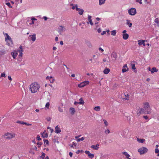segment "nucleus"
<instances>
[{
  "mask_svg": "<svg viewBox=\"0 0 159 159\" xmlns=\"http://www.w3.org/2000/svg\"><path fill=\"white\" fill-rule=\"evenodd\" d=\"M111 57L115 58V60H116L117 57L116 53L114 52H113L111 55Z\"/></svg>",
  "mask_w": 159,
  "mask_h": 159,
  "instance_id": "23",
  "label": "nucleus"
},
{
  "mask_svg": "<svg viewBox=\"0 0 159 159\" xmlns=\"http://www.w3.org/2000/svg\"><path fill=\"white\" fill-rule=\"evenodd\" d=\"M129 37V34H123V38L124 39L126 40Z\"/></svg>",
  "mask_w": 159,
  "mask_h": 159,
  "instance_id": "26",
  "label": "nucleus"
},
{
  "mask_svg": "<svg viewBox=\"0 0 159 159\" xmlns=\"http://www.w3.org/2000/svg\"><path fill=\"white\" fill-rule=\"evenodd\" d=\"M98 50H101L102 52H103L104 51V50L102 49L100 47L98 48Z\"/></svg>",
  "mask_w": 159,
  "mask_h": 159,
  "instance_id": "60",
  "label": "nucleus"
},
{
  "mask_svg": "<svg viewBox=\"0 0 159 159\" xmlns=\"http://www.w3.org/2000/svg\"><path fill=\"white\" fill-rule=\"evenodd\" d=\"M142 0H136L137 2H139L140 4H142V2H141Z\"/></svg>",
  "mask_w": 159,
  "mask_h": 159,
  "instance_id": "55",
  "label": "nucleus"
},
{
  "mask_svg": "<svg viewBox=\"0 0 159 159\" xmlns=\"http://www.w3.org/2000/svg\"><path fill=\"white\" fill-rule=\"evenodd\" d=\"M41 135L43 138H46L48 136V131L45 130L43 133H42Z\"/></svg>",
  "mask_w": 159,
  "mask_h": 159,
  "instance_id": "10",
  "label": "nucleus"
},
{
  "mask_svg": "<svg viewBox=\"0 0 159 159\" xmlns=\"http://www.w3.org/2000/svg\"><path fill=\"white\" fill-rule=\"evenodd\" d=\"M116 30H113L111 32V34L113 36H115L116 34Z\"/></svg>",
  "mask_w": 159,
  "mask_h": 159,
  "instance_id": "33",
  "label": "nucleus"
},
{
  "mask_svg": "<svg viewBox=\"0 0 159 159\" xmlns=\"http://www.w3.org/2000/svg\"><path fill=\"white\" fill-rule=\"evenodd\" d=\"M85 154H87L88 155H88L90 153V152L89 151H85Z\"/></svg>",
  "mask_w": 159,
  "mask_h": 159,
  "instance_id": "54",
  "label": "nucleus"
},
{
  "mask_svg": "<svg viewBox=\"0 0 159 159\" xmlns=\"http://www.w3.org/2000/svg\"><path fill=\"white\" fill-rule=\"evenodd\" d=\"M3 34L5 36V40L7 42V44L11 47H12L13 43L11 38L10 37L7 33H4Z\"/></svg>",
  "mask_w": 159,
  "mask_h": 159,
  "instance_id": "2",
  "label": "nucleus"
},
{
  "mask_svg": "<svg viewBox=\"0 0 159 159\" xmlns=\"http://www.w3.org/2000/svg\"><path fill=\"white\" fill-rule=\"evenodd\" d=\"M110 130L108 129H107L106 131H105V133H107L109 134L110 133Z\"/></svg>",
  "mask_w": 159,
  "mask_h": 159,
  "instance_id": "58",
  "label": "nucleus"
},
{
  "mask_svg": "<svg viewBox=\"0 0 159 159\" xmlns=\"http://www.w3.org/2000/svg\"><path fill=\"white\" fill-rule=\"evenodd\" d=\"M43 18L44 19V20H46L48 18L46 16H43Z\"/></svg>",
  "mask_w": 159,
  "mask_h": 159,
  "instance_id": "62",
  "label": "nucleus"
},
{
  "mask_svg": "<svg viewBox=\"0 0 159 159\" xmlns=\"http://www.w3.org/2000/svg\"><path fill=\"white\" fill-rule=\"evenodd\" d=\"M155 152L156 153H159V150L158 149V148H156L155 150Z\"/></svg>",
  "mask_w": 159,
  "mask_h": 159,
  "instance_id": "48",
  "label": "nucleus"
},
{
  "mask_svg": "<svg viewBox=\"0 0 159 159\" xmlns=\"http://www.w3.org/2000/svg\"><path fill=\"white\" fill-rule=\"evenodd\" d=\"M141 109L142 111V113H143L145 114H147V112L146 111L147 110H145V109H144V108H141Z\"/></svg>",
  "mask_w": 159,
  "mask_h": 159,
  "instance_id": "36",
  "label": "nucleus"
},
{
  "mask_svg": "<svg viewBox=\"0 0 159 159\" xmlns=\"http://www.w3.org/2000/svg\"><path fill=\"white\" fill-rule=\"evenodd\" d=\"M36 19H35V18H31V20H32V21H34V20H36Z\"/></svg>",
  "mask_w": 159,
  "mask_h": 159,
  "instance_id": "64",
  "label": "nucleus"
},
{
  "mask_svg": "<svg viewBox=\"0 0 159 159\" xmlns=\"http://www.w3.org/2000/svg\"><path fill=\"white\" fill-rule=\"evenodd\" d=\"M15 134L14 133H8L4 135V137L5 138L9 140L14 138L15 137Z\"/></svg>",
  "mask_w": 159,
  "mask_h": 159,
  "instance_id": "3",
  "label": "nucleus"
},
{
  "mask_svg": "<svg viewBox=\"0 0 159 159\" xmlns=\"http://www.w3.org/2000/svg\"><path fill=\"white\" fill-rule=\"evenodd\" d=\"M23 109L22 108H20L17 112V115L18 116L20 117L23 115Z\"/></svg>",
  "mask_w": 159,
  "mask_h": 159,
  "instance_id": "14",
  "label": "nucleus"
},
{
  "mask_svg": "<svg viewBox=\"0 0 159 159\" xmlns=\"http://www.w3.org/2000/svg\"><path fill=\"white\" fill-rule=\"evenodd\" d=\"M75 112V109L73 107H71L70 109V112L72 115H74Z\"/></svg>",
  "mask_w": 159,
  "mask_h": 159,
  "instance_id": "22",
  "label": "nucleus"
},
{
  "mask_svg": "<svg viewBox=\"0 0 159 159\" xmlns=\"http://www.w3.org/2000/svg\"><path fill=\"white\" fill-rule=\"evenodd\" d=\"M5 77V73L4 72H3L2 73L1 75V77Z\"/></svg>",
  "mask_w": 159,
  "mask_h": 159,
  "instance_id": "50",
  "label": "nucleus"
},
{
  "mask_svg": "<svg viewBox=\"0 0 159 159\" xmlns=\"http://www.w3.org/2000/svg\"><path fill=\"white\" fill-rule=\"evenodd\" d=\"M144 40H140L138 41V44L139 45H143V46H145V44L144 43Z\"/></svg>",
  "mask_w": 159,
  "mask_h": 159,
  "instance_id": "17",
  "label": "nucleus"
},
{
  "mask_svg": "<svg viewBox=\"0 0 159 159\" xmlns=\"http://www.w3.org/2000/svg\"><path fill=\"white\" fill-rule=\"evenodd\" d=\"M88 156L89 158H93L94 157V154L90 153L88 155Z\"/></svg>",
  "mask_w": 159,
  "mask_h": 159,
  "instance_id": "35",
  "label": "nucleus"
},
{
  "mask_svg": "<svg viewBox=\"0 0 159 159\" xmlns=\"http://www.w3.org/2000/svg\"><path fill=\"white\" fill-rule=\"evenodd\" d=\"M125 97L124 98L125 99L128 100L129 99V95L128 94L125 95Z\"/></svg>",
  "mask_w": 159,
  "mask_h": 159,
  "instance_id": "39",
  "label": "nucleus"
},
{
  "mask_svg": "<svg viewBox=\"0 0 159 159\" xmlns=\"http://www.w3.org/2000/svg\"><path fill=\"white\" fill-rule=\"evenodd\" d=\"M37 145H38V147H40L42 145V143L40 142H38L37 143Z\"/></svg>",
  "mask_w": 159,
  "mask_h": 159,
  "instance_id": "45",
  "label": "nucleus"
},
{
  "mask_svg": "<svg viewBox=\"0 0 159 159\" xmlns=\"http://www.w3.org/2000/svg\"><path fill=\"white\" fill-rule=\"evenodd\" d=\"M155 21L157 24H159V21L158 18H156L155 20Z\"/></svg>",
  "mask_w": 159,
  "mask_h": 159,
  "instance_id": "47",
  "label": "nucleus"
},
{
  "mask_svg": "<svg viewBox=\"0 0 159 159\" xmlns=\"http://www.w3.org/2000/svg\"><path fill=\"white\" fill-rule=\"evenodd\" d=\"M37 139L38 140H40L41 139L40 138V136L39 135H37Z\"/></svg>",
  "mask_w": 159,
  "mask_h": 159,
  "instance_id": "53",
  "label": "nucleus"
},
{
  "mask_svg": "<svg viewBox=\"0 0 159 159\" xmlns=\"http://www.w3.org/2000/svg\"><path fill=\"white\" fill-rule=\"evenodd\" d=\"M39 87V86L38 84L37 83H34L30 84V89L31 93H34L37 91Z\"/></svg>",
  "mask_w": 159,
  "mask_h": 159,
  "instance_id": "1",
  "label": "nucleus"
},
{
  "mask_svg": "<svg viewBox=\"0 0 159 159\" xmlns=\"http://www.w3.org/2000/svg\"><path fill=\"white\" fill-rule=\"evenodd\" d=\"M149 70L151 71L152 73H153L154 72H157L158 71V70L156 69L155 67H153L152 69V70H150V68H149Z\"/></svg>",
  "mask_w": 159,
  "mask_h": 159,
  "instance_id": "24",
  "label": "nucleus"
},
{
  "mask_svg": "<svg viewBox=\"0 0 159 159\" xmlns=\"http://www.w3.org/2000/svg\"><path fill=\"white\" fill-rule=\"evenodd\" d=\"M8 79L10 80L11 81L12 80V78L11 76H8Z\"/></svg>",
  "mask_w": 159,
  "mask_h": 159,
  "instance_id": "61",
  "label": "nucleus"
},
{
  "mask_svg": "<svg viewBox=\"0 0 159 159\" xmlns=\"http://www.w3.org/2000/svg\"><path fill=\"white\" fill-rule=\"evenodd\" d=\"M128 69H127L125 68H123L122 69V72L123 73H124L127 71H128Z\"/></svg>",
  "mask_w": 159,
  "mask_h": 159,
  "instance_id": "42",
  "label": "nucleus"
},
{
  "mask_svg": "<svg viewBox=\"0 0 159 159\" xmlns=\"http://www.w3.org/2000/svg\"><path fill=\"white\" fill-rule=\"evenodd\" d=\"M61 132V130L60 129L58 126H57L55 128V132L56 133H58Z\"/></svg>",
  "mask_w": 159,
  "mask_h": 159,
  "instance_id": "21",
  "label": "nucleus"
},
{
  "mask_svg": "<svg viewBox=\"0 0 159 159\" xmlns=\"http://www.w3.org/2000/svg\"><path fill=\"white\" fill-rule=\"evenodd\" d=\"M83 152V151L82 150H78L76 152V153L77 154H79L80 152Z\"/></svg>",
  "mask_w": 159,
  "mask_h": 159,
  "instance_id": "52",
  "label": "nucleus"
},
{
  "mask_svg": "<svg viewBox=\"0 0 159 159\" xmlns=\"http://www.w3.org/2000/svg\"><path fill=\"white\" fill-rule=\"evenodd\" d=\"M127 24V25H128L129 26V28H130L132 27V23H130V22H127V23H126Z\"/></svg>",
  "mask_w": 159,
  "mask_h": 159,
  "instance_id": "43",
  "label": "nucleus"
},
{
  "mask_svg": "<svg viewBox=\"0 0 159 159\" xmlns=\"http://www.w3.org/2000/svg\"><path fill=\"white\" fill-rule=\"evenodd\" d=\"M66 30V29L65 27L60 26L58 29V32L60 34H61L63 31H65Z\"/></svg>",
  "mask_w": 159,
  "mask_h": 159,
  "instance_id": "7",
  "label": "nucleus"
},
{
  "mask_svg": "<svg viewBox=\"0 0 159 159\" xmlns=\"http://www.w3.org/2000/svg\"><path fill=\"white\" fill-rule=\"evenodd\" d=\"M145 110H147L146 111L148 114H150L151 113V109L150 108L149 104L148 102H146L144 103L143 107Z\"/></svg>",
  "mask_w": 159,
  "mask_h": 159,
  "instance_id": "4",
  "label": "nucleus"
},
{
  "mask_svg": "<svg viewBox=\"0 0 159 159\" xmlns=\"http://www.w3.org/2000/svg\"><path fill=\"white\" fill-rule=\"evenodd\" d=\"M84 139V138L83 137H82L80 139H77V142H80V141H83Z\"/></svg>",
  "mask_w": 159,
  "mask_h": 159,
  "instance_id": "38",
  "label": "nucleus"
},
{
  "mask_svg": "<svg viewBox=\"0 0 159 159\" xmlns=\"http://www.w3.org/2000/svg\"><path fill=\"white\" fill-rule=\"evenodd\" d=\"M131 66L133 69L135 70L136 69V67H135V65L134 64H131Z\"/></svg>",
  "mask_w": 159,
  "mask_h": 159,
  "instance_id": "40",
  "label": "nucleus"
},
{
  "mask_svg": "<svg viewBox=\"0 0 159 159\" xmlns=\"http://www.w3.org/2000/svg\"><path fill=\"white\" fill-rule=\"evenodd\" d=\"M6 52V51L5 50H2L0 51V56L5 54Z\"/></svg>",
  "mask_w": 159,
  "mask_h": 159,
  "instance_id": "27",
  "label": "nucleus"
},
{
  "mask_svg": "<svg viewBox=\"0 0 159 159\" xmlns=\"http://www.w3.org/2000/svg\"><path fill=\"white\" fill-rule=\"evenodd\" d=\"M29 37H31V40H32L33 42L36 39V34H34L32 35H30Z\"/></svg>",
  "mask_w": 159,
  "mask_h": 159,
  "instance_id": "15",
  "label": "nucleus"
},
{
  "mask_svg": "<svg viewBox=\"0 0 159 159\" xmlns=\"http://www.w3.org/2000/svg\"><path fill=\"white\" fill-rule=\"evenodd\" d=\"M106 0H99V5H101L104 4Z\"/></svg>",
  "mask_w": 159,
  "mask_h": 159,
  "instance_id": "29",
  "label": "nucleus"
},
{
  "mask_svg": "<svg viewBox=\"0 0 159 159\" xmlns=\"http://www.w3.org/2000/svg\"><path fill=\"white\" fill-rule=\"evenodd\" d=\"M45 157V154L44 153L42 152V155L41 156V159H44V157Z\"/></svg>",
  "mask_w": 159,
  "mask_h": 159,
  "instance_id": "37",
  "label": "nucleus"
},
{
  "mask_svg": "<svg viewBox=\"0 0 159 159\" xmlns=\"http://www.w3.org/2000/svg\"><path fill=\"white\" fill-rule=\"evenodd\" d=\"M85 43L86 45L89 48H91L92 47V44H91L90 41H89V40H85Z\"/></svg>",
  "mask_w": 159,
  "mask_h": 159,
  "instance_id": "13",
  "label": "nucleus"
},
{
  "mask_svg": "<svg viewBox=\"0 0 159 159\" xmlns=\"http://www.w3.org/2000/svg\"><path fill=\"white\" fill-rule=\"evenodd\" d=\"M16 122L18 123L19 124H20L25 125H31V124L27 123L26 122H24L23 121H16Z\"/></svg>",
  "mask_w": 159,
  "mask_h": 159,
  "instance_id": "18",
  "label": "nucleus"
},
{
  "mask_svg": "<svg viewBox=\"0 0 159 159\" xmlns=\"http://www.w3.org/2000/svg\"><path fill=\"white\" fill-rule=\"evenodd\" d=\"M106 34V31H103L102 33H101V35H103L104 34Z\"/></svg>",
  "mask_w": 159,
  "mask_h": 159,
  "instance_id": "56",
  "label": "nucleus"
},
{
  "mask_svg": "<svg viewBox=\"0 0 159 159\" xmlns=\"http://www.w3.org/2000/svg\"><path fill=\"white\" fill-rule=\"evenodd\" d=\"M94 110L97 111H99L100 110V107L99 106L96 107L94 108Z\"/></svg>",
  "mask_w": 159,
  "mask_h": 159,
  "instance_id": "34",
  "label": "nucleus"
},
{
  "mask_svg": "<svg viewBox=\"0 0 159 159\" xmlns=\"http://www.w3.org/2000/svg\"><path fill=\"white\" fill-rule=\"evenodd\" d=\"M123 154L128 159V158H129V157H130V155L126 152H123Z\"/></svg>",
  "mask_w": 159,
  "mask_h": 159,
  "instance_id": "31",
  "label": "nucleus"
},
{
  "mask_svg": "<svg viewBox=\"0 0 159 159\" xmlns=\"http://www.w3.org/2000/svg\"><path fill=\"white\" fill-rule=\"evenodd\" d=\"M11 54L13 58L14 59H15L17 56V53L16 51H14L12 52L11 53Z\"/></svg>",
  "mask_w": 159,
  "mask_h": 159,
  "instance_id": "19",
  "label": "nucleus"
},
{
  "mask_svg": "<svg viewBox=\"0 0 159 159\" xmlns=\"http://www.w3.org/2000/svg\"><path fill=\"white\" fill-rule=\"evenodd\" d=\"M99 145L98 144H97L96 146L93 145L91 146L90 147L91 148H93L94 149L98 150L99 148L98 147Z\"/></svg>",
  "mask_w": 159,
  "mask_h": 159,
  "instance_id": "20",
  "label": "nucleus"
},
{
  "mask_svg": "<svg viewBox=\"0 0 159 159\" xmlns=\"http://www.w3.org/2000/svg\"><path fill=\"white\" fill-rule=\"evenodd\" d=\"M91 18L92 16H91L88 15V20H89V21H88L87 22V23L88 24H89V23H90V25H93V24L92 22Z\"/></svg>",
  "mask_w": 159,
  "mask_h": 159,
  "instance_id": "12",
  "label": "nucleus"
},
{
  "mask_svg": "<svg viewBox=\"0 0 159 159\" xmlns=\"http://www.w3.org/2000/svg\"><path fill=\"white\" fill-rule=\"evenodd\" d=\"M89 83V82L87 81H84L78 84V86L79 88H82L84 87L86 85Z\"/></svg>",
  "mask_w": 159,
  "mask_h": 159,
  "instance_id": "8",
  "label": "nucleus"
},
{
  "mask_svg": "<svg viewBox=\"0 0 159 159\" xmlns=\"http://www.w3.org/2000/svg\"><path fill=\"white\" fill-rule=\"evenodd\" d=\"M79 101L80 102H79L80 104H82L84 105V101L83 100V99L82 98H81L79 99Z\"/></svg>",
  "mask_w": 159,
  "mask_h": 159,
  "instance_id": "30",
  "label": "nucleus"
},
{
  "mask_svg": "<svg viewBox=\"0 0 159 159\" xmlns=\"http://www.w3.org/2000/svg\"><path fill=\"white\" fill-rule=\"evenodd\" d=\"M98 33H100L101 32V29L100 28H99L98 30Z\"/></svg>",
  "mask_w": 159,
  "mask_h": 159,
  "instance_id": "59",
  "label": "nucleus"
},
{
  "mask_svg": "<svg viewBox=\"0 0 159 159\" xmlns=\"http://www.w3.org/2000/svg\"><path fill=\"white\" fill-rule=\"evenodd\" d=\"M110 70L109 69L106 68L104 70L103 72L104 74H107L109 73V72H110Z\"/></svg>",
  "mask_w": 159,
  "mask_h": 159,
  "instance_id": "25",
  "label": "nucleus"
},
{
  "mask_svg": "<svg viewBox=\"0 0 159 159\" xmlns=\"http://www.w3.org/2000/svg\"><path fill=\"white\" fill-rule=\"evenodd\" d=\"M128 132V131L127 129H125L121 131V135L125 137L127 135Z\"/></svg>",
  "mask_w": 159,
  "mask_h": 159,
  "instance_id": "11",
  "label": "nucleus"
},
{
  "mask_svg": "<svg viewBox=\"0 0 159 159\" xmlns=\"http://www.w3.org/2000/svg\"><path fill=\"white\" fill-rule=\"evenodd\" d=\"M76 10L79 12V14L80 15H82L84 11V10L78 8L77 5V4H76Z\"/></svg>",
  "mask_w": 159,
  "mask_h": 159,
  "instance_id": "9",
  "label": "nucleus"
},
{
  "mask_svg": "<svg viewBox=\"0 0 159 159\" xmlns=\"http://www.w3.org/2000/svg\"><path fill=\"white\" fill-rule=\"evenodd\" d=\"M103 121H104V123L105 125L107 126L108 125V123L107 121L105 120H103Z\"/></svg>",
  "mask_w": 159,
  "mask_h": 159,
  "instance_id": "49",
  "label": "nucleus"
},
{
  "mask_svg": "<svg viewBox=\"0 0 159 159\" xmlns=\"http://www.w3.org/2000/svg\"><path fill=\"white\" fill-rule=\"evenodd\" d=\"M79 102H75L74 104L75 105H76L77 104H80Z\"/></svg>",
  "mask_w": 159,
  "mask_h": 159,
  "instance_id": "57",
  "label": "nucleus"
},
{
  "mask_svg": "<svg viewBox=\"0 0 159 159\" xmlns=\"http://www.w3.org/2000/svg\"><path fill=\"white\" fill-rule=\"evenodd\" d=\"M6 4L9 6V7H12L11 6V4L9 2L6 3Z\"/></svg>",
  "mask_w": 159,
  "mask_h": 159,
  "instance_id": "51",
  "label": "nucleus"
},
{
  "mask_svg": "<svg viewBox=\"0 0 159 159\" xmlns=\"http://www.w3.org/2000/svg\"><path fill=\"white\" fill-rule=\"evenodd\" d=\"M49 105H50V104H49V102H48L46 104V105H45V107L46 108H47L48 109L49 108Z\"/></svg>",
  "mask_w": 159,
  "mask_h": 159,
  "instance_id": "44",
  "label": "nucleus"
},
{
  "mask_svg": "<svg viewBox=\"0 0 159 159\" xmlns=\"http://www.w3.org/2000/svg\"><path fill=\"white\" fill-rule=\"evenodd\" d=\"M128 12L129 15L133 16L136 13V10L135 8H132L128 10Z\"/></svg>",
  "mask_w": 159,
  "mask_h": 159,
  "instance_id": "6",
  "label": "nucleus"
},
{
  "mask_svg": "<svg viewBox=\"0 0 159 159\" xmlns=\"http://www.w3.org/2000/svg\"><path fill=\"white\" fill-rule=\"evenodd\" d=\"M69 155L70 157H72V156L73 154L71 152H70L69 153Z\"/></svg>",
  "mask_w": 159,
  "mask_h": 159,
  "instance_id": "63",
  "label": "nucleus"
},
{
  "mask_svg": "<svg viewBox=\"0 0 159 159\" xmlns=\"http://www.w3.org/2000/svg\"><path fill=\"white\" fill-rule=\"evenodd\" d=\"M44 144L46 143V144H48L49 143V141L48 140L44 139L43 140Z\"/></svg>",
  "mask_w": 159,
  "mask_h": 159,
  "instance_id": "41",
  "label": "nucleus"
},
{
  "mask_svg": "<svg viewBox=\"0 0 159 159\" xmlns=\"http://www.w3.org/2000/svg\"><path fill=\"white\" fill-rule=\"evenodd\" d=\"M19 49H20L18 50V51L20 52L19 56L20 57H22L23 55L22 52H23V50L22 48V46L21 45L20 46Z\"/></svg>",
  "mask_w": 159,
  "mask_h": 159,
  "instance_id": "16",
  "label": "nucleus"
},
{
  "mask_svg": "<svg viewBox=\"0 0 159 159\" xmlns=\"http://www.w3.org/2000/svg\"><path fill=\"white\" fill-rule=\"evenodd\" d=\"M137 140L139 143H143L145 141L144 139H139V138H137Z\"/></svg>",
  "mask_w": 159,
  "mask_h": 159,
  "instance_id": "28",
  "label": "nucleus"
},
{
  "mask_svg": "<svg viewBox=\"0 0 159 159\" xmlns=\"http://www.w3.org/2000/svg\"><path fill=\"white\" fill-rule=\"evenodd\" d=\"M58 110L60 112H63V109L61 108L60 107V106H59L58 108Z\"/></svg>",
  "mask_w": 159,
  "mask_h": 159,
  "instance_id": "46",
  "label": "nucleus"
},
{
  "mask_svg": "<svg viewBox=\"0 0 159 159\" xmlns=\"http://www.w3.org/2000/svg\"><path fill=\"white\" fill-rule=\"evenodd\" d=\"M137 114L139 115H140L141 114H143V113H142V111L141 108H139V109H138L137 111Z\"/></svg>",
  "mask_w": 159,
  "mask_h": 159,
  "instance_id": "32",
  "label": "nucleus"
},
{
  "mask_svg": "<svg viewBox=\"0 0 159 159\" xmlns=\"http://www.w3.org/2000/svg\"><path fill=\"white\" fill-rule=\"evenodd\" d=\"M148 151L147 148L144 147H142L138 149V152L141 155L143 154L146 153Z\"/></svg>",
  "mask_w": 159,
  "mask_h": 159,
  "instance_id": "5",
  "label": "nucleus"
}]
</instances>
